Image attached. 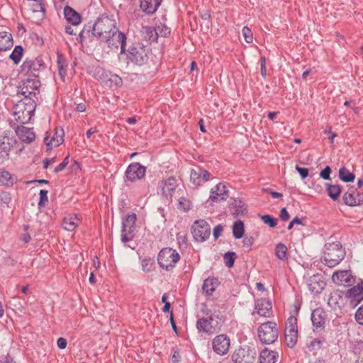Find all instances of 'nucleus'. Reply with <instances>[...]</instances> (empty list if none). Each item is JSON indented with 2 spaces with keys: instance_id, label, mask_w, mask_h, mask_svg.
<instances>
[{
  "instance_id": "obj_12",
  "label": "nucleus",
  "mask_w": 363,
  "mask_h": 363,
  "mask_svg": "<svg viewBox=\"0 0 363 363\" xmlns=\"http://www.w3.org/2000/svg\"><path fill=\"white\" fill-rule=\"evenodd\" d=\"M343 201L350 206H359L363 203V192L359 193L354 186H350L343 196Z\"/></svg>"
},
{
  "instance_id": "obj_40",
  "label": "nucleus",
  "mask_w": 363,
  "mask_h": 363,
  "mask_svg": "<svg viewBox=\"0 0 363 363\" xmlns=\"http://www.w3.org/2000/svg\"><path fill=\"white\" fill-rule=\"evenodd\" d=\"M121 240L123 242H128L133 240L135 236V231L133 228H122L121 230Z\"/></svg>"
},
{
  "instance_id": "obj_23",
  "label": "nucleus",
  "mask_w": 363,
  "mask_h": 363,
  "mask_svg": "<svg viewBox=\"0 0 363 363\" xmlns=\"http://www.w3.org/2000/svg\"><path fill=\"white\" fill-rule=\"evenodd\" d=\"M161 2L162 0H140L141 9L147 14L154 13Z\"/></svg>"
},
{
  "instance_id": "obj_48",
  "label": "nucleus",
  "mask_w": 363,
  "mask_h": 363,
  "mask_svg": "<svg viewBox=\"0 0 363 363\" xmlns=\"http://www.w3.org/2000/svg\"><path fill=\"white\" fill-rule=\"evenodd\" d=\"M177 242L180 247L186 244V233L184 231H180L177 235Z\"/></svg>"
},
{
  "instance_id": "obj_13",
  "label": "nucleus",
  "mask_w": 363,
  "mask_h": 363,
  "mask_svg": "<svg viewBox=\"0 0 363 363\" xmlns=\"http://www.w3.org/2000/svg\"><path fill=\"white\" fill-rule=\"evenodd\" d=\"M128 57L133 62L138 65L146 63L148 60L145 48L140 45L131 48Z\"/></svg>"
},
{
  "instance_id": "obj_41",
  "label": "nucleus",
  "mask_w": 363,
  "mask_h": 363,
  "mask_svg": "<svg viewBox=\"0 0 363 363\" xmlns=\"http://www.w3.org/2000/svg\"><path fill=\"white\" fill-rule=\"evenodd\" d=\"M72 174H74L75 177L72 180V183L78 184L82 176V170L79 164L77 161H74L73 164L71 167Z\"/></svg>"
},
{
  "instance_id": "obj_33",
  "label": "nucleus",
  "mask_w": 363,
  "mask_h": 363,
  "mask_svg": "<svg viewBox=\"0 0 363 363\" xmlns=\"http://www.w3.org/2000/svg\"><path fill=\"white\" fill-rule=\"evenodd\" d=\"M326 191L328 192V195L333 200H337L341 193V188L339 185L335 184H325Z\"/></svg>"
},
{
  "instance_id": "obj_8",
  "label": "nucleus",
  "mask_w": 363,
  "mask_h": 363,
  "mask_svg": "<svg viewBox=\"0 0 363 363\" xmlns=\"http://www.w3.org/2000/svg\"><path fill=\"white\" fill-rule=\"evenodd\" d=\"M256 356L257 352L254 348L245 346L234 352L232 359L235 363H253Z\"/></svg>"
},
{
  "instance_id": "obj_38",
  "label": "nucleus",
  "mask_w": 363,
  "mask_h": 363,
  "mask_svg": "<svg viewBox=\"0 0 363 363\" xmlns=\"http://www.w3.org/2000/svg\"><path fill=\"white\" fill-rule=\"evenodd\" d=\"M137 220V216L135 213H128L123 219L122 227H133Z\"/></svg>"
},
{
  "instance_id": "obj_50",
  "label": "nucleus",
  "mask_w": 363,
  "mask_h": 363,
  "mask_svg": "<svg viewBox=\"0 0 363 363\" xmlns=\"http://www.w3.org/2000/svg\"><path fill=\"white\" fill-rule=\"evenodd\" d=\"M33 11L34 12H45V9L44 4L41 2L40 0L35 1L32 5Z\"/></svg>"
},
{
  "instance_id": "obj_26",
  "label": "nucleus",
  "mask_w": 363,
  "mask_h": 363,
  "mask_svg": "<svg viewBox=\"0 0 363 363\" xmlns=\"http://www.w3.org/2000/svg\"><path fill=\"white\" fill-rule=\"evenodd\" d=\"M278 357L277 352L265 348L260 352L259 359L260 363H275Z\"/></svg>"
},
{
  "instance_id": "obj_6",
  "label": "nucleus",
  "mask_w": 363,
  "mask_h": 363,
  "mask_svg": "<svg viewBox=\"0 0 363 363\" xmlns=\"http://www.w3.org/2000/svg\"><path fill=\"white\" fill-rule=\"evenodd\" d=\"M179 259V253L171 247H164L161 250L157 257L160 266L167 270L174 268Z\"/></svg>"
},
{
  "instance_id": "obj_24",
  "label": "nucleus",
  "mask_w": 363,
  "mask_h": 363,
  "mask_svg": "<svg viewBox=\"0 0 363 363\" xmlns=\"http://www.w3.org/2000/svg\"><path fill=\"white\" fill-rule=\"evenodd\" d=\"M176 180L173 177H170L164 181L162 186V192L167 199L172 198L176 189Z\"/></svg>"
},
{
  "instance_id": "obj_1",
  "label": "nucleus",
  "mask_w": 363,
  "mask_h": 363,
  "mask_svg": "<svg viewBox=\"0 0 363 363\" xmlns=\"http://www.w3.org/2000/svg\"><path fill=\"white\" fill-rule=\"evenodd\" d=\"M117 29L116 21L108 16L101 15L95 21L92 34L99 40H108Z\"/></svg>"
},
{
  "instance_id": "obj_32",
  "label": "nucleus",
  "mask_w": 363,
  "mask_h": 363,
  "mask_svg": "<svg viewBox=\"0 0 363 363\" xmlns=\"http://www.w3.org/2000/svg\"><path fill=\"white\" fill-rule=\"evenodd\" d=\"M13 45L11 35L7 33H0V51L9 49Z\"/></svg>"
},
{
  "instance_id": "obj_29",
  "label": "nucleus",
  "mask_w": 363,
  "mask_h": 363,
  "mask_svg": "<svg viewBox=\"0 0 363 363\" xmlns=\"http://www.w3.org/2000/svg\"><path fill=\"white\" fill-rule=\"evenodd\" d=\"M143 37L150 42H155L157 40L159 33L155 28L152 26H143L141 29Z\"/></svg>"
},
{
  "instance_id": "obj_54",
  "label": "nucleus",
  "mask_w": 363,
  "mask_h": 363,
  "mask_svg": "<svg viewBox=\"0 0 363 363\" xmlns=\"http://www.w3.org/2000/svg\"><path fill=\"white\" fill-rule=\"evenodd\" d=\"M156 30H157L159 35L163 37H166L170 33V29L165 26H157Z\"/></svg>"
},
{
  "instance_id": "obj_25",
  "label": "nucleus",
  "mask_w": 363,
  "mask_h": 363,
  "mask_svg": "<svg viewBox=\"0 0 363 363\" xmlns=\"http://www.w3.org/2000/svg\"><path fill=\"white\" fill-rule=\"evenodd\" d=\"M350 277L347 271H340L333 273L332 280L338 285H349L351 281Z\"/></svg>"
},
{
  "instance_id": "obj_59",
  "label": "nucleus",
  "mask_w": 363,
  "mask_h": 363,
  "mask_svg": "<svg viewBox=\"0 0 363 363\" xmlns=\"http://www.w3.org/2000/svg\"><path fill=\"white\" fill-rule=\"evenodd\" d=\"M0 198H1V201L4 202V203H5L6 205H8L11 201V197L10 194L6 192L1 193L0 195Z\"/></svg>"
},
{
  "instance_id": "obj_60",
  "label": "nucleus",
  "mask_w": 363,
  "mask_h": 363,
  "mask_svg": "<svg viewBox=\"0 0 363 363\" xmlns=\"http://www.w3.org/2000/svg\"><path fill=\"white\" fill-rule=\"evenodd\" d=\"M110 81L114 83L116 86H121L123 82L122 79L116 74H112L110 77Z\"/></svg>"
},
{
  "instance_id": "obj_55",
  "label": "nucleus",
  "mask_w": 363,
  "mask_h": 363,
  "mask_svg": "<svg viewBox=\"0 0 363 363\" xmlns=\"http://www.w3.org/2000/svg\"><path fill=\"white\" fill-rule=\"evenodd\" d=\"M355 319L359 324L363 325V305L357 309Z\"/></svg>"
},
{
  "instance_id": "obj_18",
  "label": "nucleus",
  "mask_w": 363,
  "mask_h": 363,
  "mask_svg": "<svg viewBox=\"0 0 363 363\" xmlns=\"http://www.w3.org/2000/svg\"><path fill=\"white\" fill-rule=\"evenodd\" d=\"M327 319L326 312L321 308L314 309L311 313V320L315 329L323 328Z\"/></svg>"
},
{
  "instance_id": "obj_39",
  "label": "nucleus",
  "mask_w": 363,
  "mask_h": 363,
  "mask_svg": "<svg viewBox=\"0 0 363 363\" xmlns=\"http://www.w3.org/2000/svg\"><path fill=\"white\" fill-rule=\"evenodd\" d=\"M82 22V16L69 6V24L77 26Z\"/></svg>"
},
{
  "instance_id": "obj_43",
  "label": "nucleus",
  "mask_w": 363,
  "mask_h": 363,
  "mask_svg": "<svg viewBox=\"0 0 363 363\" xmlns=\"http://www.w3.org/2000/svg\"><path fill=\"white\" fill-rule=\"evenodd\" d=\"M236 254L233 252H227L224 255L223 259L226 267L230 268L233 266Z\"/></svg>"
},
{
  "instance_id": "obj_57",
  "label": "nucleus",
  "mask_w": 363,
  "mask_h": 363,
  "mask_svg": "<svg viewBox=\"0 0 363 363\" xmlns=\"http://www.w3.org/2000/svg\"><path fill=\"white\" fill-rule=\"evenodd\" d=\"M68 164V155L66 156L63 161L58 165L55 167V172H60L62 171V169H64L66 166Z\"/></svg>"
},
{
  "instance_id": "obj_27",
  "label": "nucleus",
  "mask_w": 363,
  "mask_h": 363,
  "mask_svg": "<svg viewBox=\"0 0 363 363\" xmlns=\"http://www.w3.org/2000/svg\"><path fill=\"white\" fill-rule=\"evenodd\" d=\"M57 64L58 67V75L60 76V79L65 82V77L67 76V60L66 57L64 55L60 53V52H57Z\"/></svg>"
},
{
  "instance_id": "obj_34",
  "label": "nucleus",
  "mask_w": 363,
  "mask_h": 363,
  "mask_svg": "<svg viewBox=\"0 0 363 363\" xmlns=\"http://www.w3.org/2000/svg\"><path fill=\"white\" fill-rule=\"evenodd\" d=\"M201 172H202V168L201 167H196L191 171L190 180L196 186L202 184Z\"/></svg>"
},
{
  "instance_id": "obj_15",
  "label": "nucleus",
  "mask_w": 363,
  "mask_h": 363,
  "mask_svg": "<svg viewBox=\"0 0 363 363\" xmlns=\"http://www.w3.org/2000/svg\"><path fill=\"white\" fill-rule=\"evenodd\" d=\"M145 167L138 162L131 163L125 171L127 179L130 182L143 178L145 174Z\"/></svg>"
},
{
  "instance_id": "obj_56",
  "label": "nucleus",
  "mask_w": 363,
  "mask_h": 363,
  "mask_svg": "<svg viewBox=\"0 0 363 363\" xmlns=\"http://www.w3.org/2000/svg\"><path fill=\"white\" fill-rule=\"evenodd\" d=\"M331 173V169L330 167L327 166L325 169H323L320 173V176L325 180L330 179V174Z\"/></svg>"
},
{
  "instance_id": "obj_5",
  "label": "nucleus",
  "mask_w": 363,
  "mask_h": 363,
  "mask_svg": "<svg viewBox=\"0 0 363 363\" xmlns=\"http://www.w3.org/2000/svg\"><path fill=\"white\" fill-rule=\"evenodd\" d=\"M257 333L260 341L264 344L274 343L279 335L277 324L272 321L262 323L259 327Z\"/></svg>"
},
{
  "instance_id": "obj_62",
  "label": "nucleus",
  "mask_w": 363,
  "mask_h": 363,
  "mask_svg": "<svg viewBox=\"0 0 363 363\" xmlns=\"http://www.w3.org/2000/svg\"><path fill=\"white\" fill-rule=\"evenodd\" d=\"M279 217L284 221H286L289 219L290 216L286 208H283L281 210Z\"/></svg>"
},
{
  "instance_id": "obj_9",
  "label": "nucleus",
  "mask_w": 363,
  "mask_h": 363,
  "mask_svg": "<svg viewBox=\"0 0 363 363\" xmlns=\"http://www.w3.org/2000/svg\"><path fill=\"white\" fill-rule=\"evenodd\" d=\"M298 340L297 319L290 316L286 323L285 340L288 347H294Z\"/></svg>"
},
{
  "instance_id": "obj_17",
  "label": "nucleus",
  "mask_w": 363,
  "mask_h": 363,
  "mask_svg": "<svg viewBox=\"0 0 363 363\" xmlns=\"http://www.w3.org/2000/svg\"><path fill=\"white\" fill-rule=\"evenodd\" d=\"M65 132L62 128H56L55 133L50 139L48 135L44 138V142L47 146L48 150L55 147H58L64 141Z\"/></svg>"
},
{
  "instance_id": "obj_22",
  "label": "nucleus",
  "mask_w": 363,
  "mask_h": 363,
  "mask_svg": "<svg viewBox=\"0 0 363 363\" xmlns=\"http://www.w3.org/2000/svg\"><path fill=\"white\" fill-rule=\"evenodd\" d=\"M229 208L231 214L235 217H238L247 211L245 203L240 199H230Z\"/></svg>"
},
{
  "instance_id": "obj_61",
  "label": "nucleus",
  "mask_w": 363,
  "mask_h": 363,
  "mask_svg": "<svg viewBox=\"0 0 363 363\" xmlns=\"http://www.w3.org/2000/svg\"><path fill=\"white\" fill-rule=\"evenodd\" d=\"M233 235L235 238H241L245 233V228H233Z\"/></svg>"
},
{
  "instance_id": "obj_52",
  "label": "nucleus",
  "mask_w": 363,
  "mask_h": 363,
  "mask_svg": "<svg viewBox=\"0 0 363 363\" xmlns=\"http://www.w3.org/2000/svg\"><path fill=\"white\" fill-rule=\"evenodd\" d=\"M48 191L41 189L40 191V201L38 203L39 206H43L45 205V203L48 201Z\"/></svg>"
},
{
  "instance_id": "obj_16",
  "label": "nucleus",
  "mask_w": 363,
  "mask_h": 363,
  "mask_svg": "<svg viewBox=\"0 0 363 363\" xmlns=\"http://www.w3.org/2000/svg\"><path fill=\"white\" fill-rule=\"evenodd\" d=\"M228 197V192L226 186L223 183H219L211 189L209 199L217 203L225 201Z\"/></svg>"
},
{
  "instance_id": "obj_46",
  "label": "nucleus",
  "mask_w": 363,
  "mask_h": 363,
  "mask_svg": "<svg viewBox=\"0 0 363 363\" xmlns=\"http://www.w3.org/2000/svg\"><path fill=\"white\" fill-rule=\"evenodd\" d=\"M262 220L269 227H275L277 225V219L269 215H264L260 216Z\"/></svg>"
},
{
  "instance_id": "obj_19",
  "label": "nucleus",
  "mask_w": 363,
  "mask_h": 363,
  "mask_svg": "<svg viewBox=\"0 0 363 363\" xmlns=\"http://www.w3.org/2000/svg\"><path fill=\"white\" fill-rule=\"evenodd\" d=\"M257 313L263 317H270L272 314V303L266 298L257 299L255 302Z\"/></svg>"
},
{
  "instance_id": "obj_7",
  "label": "nucleus",
  "mask_w": 363,
  "mask_h": 363,
  "mask_svg": "<svg viewBox=\"0 0 363 363\" xmlns=\"http://www.w3.org/2000/svg\"><path fill=\"white\" fill-rule=\"evenodd\" d=\"M221 325L217 319L213 316L199 318L196 322V328L200 333L212 335L220 330Z\"/></svg>"
},
{
  "instance_id": "obj_31",
  "label": "nucleus",
  "mask_w": 363,
  "mask_h": 363,
  "mask_svg": "<svg viewBox=\"0 0 363 363\" xmlns=\"http://www.w3.org/2000/svg\"><path fill=\"white\" fill-rule=\"evenodd\" d=\"M191 234L197 242H203L209 238L211 228H192Z\"/></svg>"
},
{
  "instance_id": "obj_11",
  "label": "nucleus",
  "mask_w": 363,
  "mask_h": 363,
  "mask_svg": "<svg viewBox=\"0 0 363 363\" xmlns=\"http://www.w3.org/2000/svg\"><path fill=\"white\" fill-rule=\"evenodd\" d=\"M230 345V337L225 334L216 335L212 340V349L218 355L228 353Z\"/></svg>"
},
{
  "instance_id": "obj_4",
  "label": "nucleus",
  "mask_w": 363,
  "mask_h": 363,
  "mask_svg": "<svg viewBox=\"0 0 363 363\" xmlns=\"http://www.w3.org/2000/svg\"><path fill=\"white\" fill-rule=\"evenodd\" d=\"M40 82L38 79L28 77L18 86V94L23 96L24 98L32 97L37 100V95L40 93Z\"/></svg>"
},
{
  "instance_id": "obj_51",
  "label": "nucleus",
  "mask_w": 363,
  "mask_h": 363,
  "mask_svg": "<svg viewBox=\"0 0 363 363\" xmlns=\"http://www.w3.org/2000/svg\"><path fill=\"white\" fill-rule=\"evenodd\" d=\"M153 262L150 259H144L142 261V268L144 272H150L152 270Z\"/></svg>"
},
{
  "instance_id": "obj_35",
  "label": "nucleus",
  "mask_w": 363,
  "mask_h": 363,
  "mask_svg": "<svg viewBox=\"0 0 363 363\" xmlns=\"http://www.w3.org/2000/svg\"><path fill=\"white\" fill-rule=\"evenodd\" d=\"M14 183V179L7 171L0 172V185L4 186H11Z\"/></svg>"
},
{
  "instance_id": "obj_45",
  "label": "nucleus",
  "mask_w": 363,
  "mask_h": 363,
  "mask_svg": "<svg viewBox=\"0 0 363 363\" xmlns=\"http://www.w3.org/2000/svg\"><path fill=\"white\" fill-rule=\"evenodd\" d=\"M294 225H308V219L306 217H295L289 223L288 227H293Z\"/></svg>"
},
{
  "instance_id": "obj_44",
  "label": "nucleus",
  "mask_w": 363,
  "mask_h": 363,
  "mask_svg": "<svg viewBox=\"0 0 363 363\" xmlns=\"http://www.w3.org/2000/svg\"><path fill=\"white\" fill-rule=\"evenodd\" d=\"M191 208V201L185 197H181L179 200V208L187 211Z\"/></svg>"
},
{
  "instance_id": "obj_42",
  "label": "nucleus",
  "mask_w": 363,
  "mask_h": 363,
  "mask_svg": "<svg viewBox=\"0 0 363 363\" xmlns=\"http://www.w3.org/2000/svg\"><path fill=\"white\" fill-rule=\"evenodd\" d=\"M23 48L21 46H16L10 55V58L13 61L14 64H18L23 55Z\"/></svg>"
},
{
  "instance_id": "obj_36",
  "label": "nucleus",
  "mask_w": 363,
  "mask_h": 363,
  "mask_svg": "<svg viewBox=\"0 0 363 363\" xmlns=\"http://www.w3.org/2000/svg\"><path fill=\"white\" fill-rule=\"evenodd\" d=\"M339 177L345 182H352L354 181L355 176L353 173H351L347 168L342 167L339 170Z\"/></svg>"
},
{
  "instance_id": "obj_53",
  "label": "nucleus",
  "mask_w": 363,
  "mask_h": 363,
  "mask_svg": "<svg viewBox=\"0 0 363 363\" xmlns=\"http://www.w3.org/2000/svg\"><path fill=\"white\" fill-rule=\"evenodd\" d=\"M81 224V218L78 215L73 213L69 215V225L78 226Z\"/></svg>"
},
{
  "instance_id": "obj_2",
  "label": "nucleus",
  "mask_w": 363,
  "mask_h": 363,
  "mask_svg": "<svg viewBox=\"0 0 363 363\" xmlns=\"http://www.w3.org/2000/svg\"><path fill=\"white\" fill-rule=\"evenodd\" d=\"M36 108V101L32 97L23 98L14 106L15 120L21 124L27 123L31 119Z\"/></svg>"
},
{
  "instance_id": "obj_47",
  "label": "nucleus",
  "mask_w": 363,
  "mask_h": 363,
  "mask_svg": "<svg viewBox=\"0 0 363 363\" xmlns=\"http://www.w3.org/2000/svg\"><path fill=\"white\" fill-rule=\"evenodd\" d=\"M242 33L243 37L245 38V41L247 43H250L252 42V39H253L252 33L248 27H247V26L243 27Z\"/></svg>"
},
{
  "instance_id": "obj_28",
  "label": "nucleus",
  "mask_w": 363,
  "mask_h": 363,
  "mask_svg": "<svg viewBox=\"0 0 363 363\" xmlns=\"http://www.w3.org/2000/svg\"><path fill=\"white\" fill-rule=\"evenodd\" d=\"M325 286V282L320 280L319 276H313L308 281V287L310 291L313 293H320Z\"/></svg>"
},
{
  "instance_id": "obj_14",
  "label": "nucleus",
  "mask_w": 363,
  "mask_h": 363,
  "mask_svg": "<svg viewBox=\"0 0 363 363\" xmlns=\"http://www.w3.org/2000/svg\"><path fill=\"white\" fill-rule=\"evenodd\" d=\"M113 34L111 35L108 40H104V42H106L108 46L113 49H118L121 47V52H123L125 47V35L123 33L120 32L118 28L116 32H113Z\"/></svg>"
},
{
  "instance_id": "obj_30",
  "label": "nucleus",
  "mask_w": 363,
  "mask_h": 363,
  "mask_svg": "<svg viewBox=\"0 0 363 363\" xmlns=\"http://www.w3.org/2000/svg\"><path fill=\"white\" fill-rule=\"evenodd\" d=\"M218 284L219 282L217 279L208 278L203 281L202 290L207 296L212 295Z\"/></svg>"
},
{
  "instance_id": "obj_49",
  "label": "nucleus",
  "mask_w": 363,
  "mask_h": 363,
  "mask_svg": "<svg viewBox=\"0 0 363 363\" xmlns=\"http://www.w3.org/2000/svg\"><path fill=\"white\" fill-rule=\"evenodd\" d=\"M363 291V281L359 283L357 286H354L350 290V295L354 296L360 295Z\"/></svg>"
},
{
  "instance_id": "obj_10",
  "label": "nucleus",
  "mask_w": 363,
  "mask_h": 363,
  "mask_svg": "<svg viewBox=\"0 0 363 363\" xmlns=\"http://www.w3.org/2000/svg\"><path fill=\"white\" fill-rule=\"evenodd\" d=\"M44 68V62L40 58L34 60H26L21 65V70L25 72L28 77H38L40 72Z\"/></svg>"
},
{
  "instance_id": "obj_21",
  "label": "nucleus",
  "mask_w": 363,
  "mask_h": 363,
  "mask_svg": "<svg viewBox=\"0 0 363 363\" xmlns=\"http://www.w3.org/2000/svg\"><path fill=\"white\" fill-rule=\"evenodd\" d=\"M344 301L345 298L342 293L339 291H334L328 298V305L334 311L340 310L345 304Z\"/></svg>"
},
{
  "instance_id": "obj_58",
  "label": "nucleus",
  "mask_w": 363,
  "mask_h": 363,
  "mask_svg": "<svg viewBox=\"0 0 363 363\" xmlns=\"http://www.w3.org/2000/svg\"><path fill=\"white\" fill-rule=\"evenodd\" d=\"M296 169L303 179H305L308 176V169L302 168L297 165L296 166Z\"/></svg>"
},
{
  "instance_id": "obj_37",
  "label": "nucleus",
  "mask_w": 363,
  "mask_h": 363,
  "mask_svg": "<svg viewBox=\"0 0 363 363\" xmlns=\"http://www.w3.org/2000/svg\"><path fill=\"white\" fill-rule=\"evenodd\" d=\"M275 255L280 260L287 259V247L284 244L279 243L275 247Z\"/></svg>"
},
{
  "instance_id": "obj_64",
  "label": "nucleus",
  "mask_w": 363,
  "mask_h": 363,
  "mask_svg": "<svg viewBox=\"0 0 363 363\" xmlns=\"http://www.w3.org/2000/svg\"><path fill=\"white\" fill-rule=\"evenodd\" d=\"M194 225L200 228L210 226V224L205 220H196L194 221Z\"/></svg>"
},
{
  "instance_id": "obj_63",
  "label": "nucleus",
  "mask_w": 363,
  "mask_h": 363,
  "mask_svg": "<svg viewBox=\"0 0 363 363\" xmlns=\"http://www.w3.org/2000/svg\"><path fill=\"white\" fill-rule=\"evenodd\" d=\"M57 345L60 349H65L67 347V341L64 337H60L57 341Z\"/></svg>"
},
{
  "instance_id": "obj_3",
  "label": "nucleus",
  "mask_w": 363,
  "mask_h": 363,
  "mask_svg": "<svg viewBox=\"0 0 363 363\" xmlns=\"http://www.w3.org/2000/svg\"><path fill=\"white\" fill-rule=\"evenodd\" d=\"M345 255V250L339 241H329L325 245L323 261L328 267L337 266L344 259Z\"/></svg>"
},
{
  "instance_id": "obj_20",
  "label": "nucleus",
  "mask_w": 363,
  "mask_h": 363,
  "mask_svg": "<svg viewBox=\"0 0 363 363\" xmlns=\"http://www.w3.org/2000/svg\"><path fill=\"white\" fill-rule=\"evenodd\" d=\"M16 133L19 140L25 143L29 144L34 141L35 138L33 128H29L23 125L18 126L16 129Z\"/></svg>"
}]
</instances>
